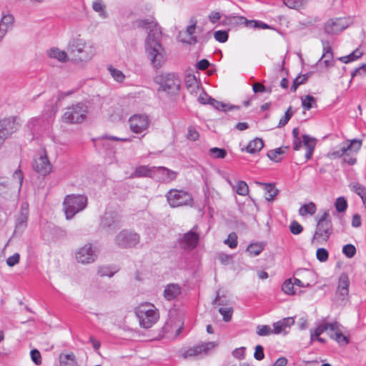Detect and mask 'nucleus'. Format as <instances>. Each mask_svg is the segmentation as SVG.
<instances>
[{"mask_svg": "<svg viewBox=\"0 0 366 366\" xmlns=\"http://www.w3.org/2000/svg\"><path fill=\"white\" fill-rule=\"evenodd\" d=\"M137 27L149 30L145 39L144 49L147 59L155 69L161 68L167 61V53L161 44L162 31L153 16L139 19L136 21Z\"/></svg>", "mask_w": 366, "mask_h": 366, "instance_id": "nucleus-1", "label": "nucleus"}, {"mask_svg": "<svg viewBox=\"0 0 366 366\" xmlns=\"http://www.w3.org/2000/svg\"><path fill=\"white\" fill-rule=\"evenodd\" d=\"M68 51L76 64H85L96 54L94 45L81 37L72 38L68 44Z\"/></svg>", "mask_w": 366, "mask_h": 366, "instance_id": "nucleus-2", "label": "nucleus"}, {"mask_svg": "<svg viewBox=\"0 0 366 366\" xmlns=\"http://www.w3.org/2000/svg\"><path fill=\"white\" fill-rule=\"evenodd\" d=\"M362 141L354 139L340 144L334 151L330 153V156L334 158L342 157L343 162L353 165L356 163L357 152L360 149Z\"/></svg>", "mask_w": 366, "mask_h": 366, "instance_id": "nucleus-3", "label": "nucleus"}, {"mask_svg": "<svg viewBox=\"0 0 366 366\" xmlns=\"http://www.w3.org/2000/svg\"><path fill=\"white\" fill-rule=\"evenodd\" d=\"M159 90L170 96L177 95L181 87V79L174 72H162L155 76Z\"/></svg>", "mask_w": 366, "mask_h": 366, "instance_id": "nucleus-4", "label": "nucleus"}, {"mask_svg": "<svg viewBox=\"0 0 366 366\" xmlns=\"http://www.w3.org/2000/svg\"><path fill=\"white\" fill-rule=\"evenodd\" d=\"M139 325L144 328H150L159 319V312L155 306L149 302L140 304L135 309Z\"/></svg>", "mask_w": 366, "mask_h": 366, "instance_id": "nucleus-5", "label": "nucleus"}, {"mask_svg": "<svg viewBox=\"0 0 366 366\" xmlns=\"http://www.w3.org/2000/svg\"><path fill=\"white\" fill-rule=\"evenodd\" d=\"M87 205V197L81 194L67 195L63 207L66 219H72L74 215L83 211Z\"/></svg>", "mask_w": 366, "mask_h": 366, "instance_id": "nucleus-6", "label": "nucleus"}, {"mask_svg": "<svg viewBox=\"0 0 366 366\" xmlns=\"http://www.w3.org/2000/svg\"><path fill=\"white\" fill-rule=\"evenodd\" d=\"M165 197L172 208L192 207L194 204L192 195L184 189H171L166 193Z\"/></svg>", "mask_w": 366, "mask_h": 366, "instance_id": "nucleus-7", "label": "nucleus"}, {"mask_svg": "<svg viewBox=\"0 0 366 366\" xmlns=\"http://www.w3.org/2000/svg\"><path fill=\"white\" fill-rule=\"evenodd\" d=\"M329 212L325 211L320 218L316 231L313 235L312 242L315 245L323 244L327 242L332 234V224L329 217Z\"/></svg>", "mask_w": 366, "mask_h": 366, "instance_id": "nucleus-8", "label": "nucleus"}, {"mask_svg": "<svg viewBox=\"0 0 366 366\" xmlns=\"http://www.w3.org/2000/svg\"><path fill=\"white\" fill-rule=\"evenodd\" d=\"M88 113V105L86 103H78L66 109L62 120L69 124H79L86 119Z\"/></svg>", "mask_w": 366, "mask_h": 366, "instance_id": "nucleus-9", "label": "nucleus"}, {"mask_svg": "<svg viewBox=\"0 0 366 366\" xmlns=\"http://www.w3.org/2000/svg\"><path fill=\"white\" fill-rule=\"evenodd\" d=\"M98 255V247L88 242L76 249L75 259L78 263L89 264L94 263L97 259Z\"/></svg>", "mask_w": 366, "mask_h": 366, "instance_id": "nucleus-10", "label": "nucleus"}, {"mask_svg": "<svg viewBox=\"0 0 366 366\" xmlns=\"http://www.w3.org/2000/svg\"><path fill=\"white\" fill-rule=\"evenodd\" d=\"M56 112V107L51 103L49 105L46 106L44 114L39 117L32 119L31 123L33 124L34 127H39L41 129L47 130L53 123Z\"/></svg>", "mask_w": 366, "mask_h": 366, "instance_id": "nucleus-11", "label": "nucleus"}, {"mask_svg": "<svg viewBox=\"0 0 366 366\" xmlns=\"http://www.w3.org/2000/svg\"><path fill=\"white\" fill-rule=\"evenodd\" d=\"M139 234L129 229L122 230L115 237L116 244L122 248L134 247L139 243Z\"/></svg>", "mask_w": 366, "mask_h": 366, "instance_id": "nucleus-12", "label": "nucleus"}, {"mask_svg": "<svg viewBox=\"0 0 366 366\" xmlns=\"http://www.w3.org/2000/svg\"><path fill=\"white\" fill-rule=\"evenodd\" d=\"M129 129L134 134L145 132L150 126V119L145 114H136L131 116L128 120Z\"/></svg>", "mask_w": 366, "mask_h": 366, "instance_id": "nucleus-13", "label": "nucleus"}, {"mask_svg": "<svg viewBox=\"0 0 366 366\" xmlns=\"http://www.w3.org/2000/svg\"><path fill=\"white\" fill-rule=\"evenodd\" d=\"M34 169L40 174L45 176L52 170V165L50 163L45 149H41L33 164Z\"/></svg>", "mask_w": 366, "mask_h": 366, "instance_id": "nucleus-14", "label": "nucleus"}, {"mask_svg": "<svg viewBox=\"0 0 366 366\" xmlns=\"http://www.w3.org/2000/svg\"><path fill=\"white\" fill-rule=\"evenodd\" d=\"M351 21L346 17L329 19L325 26V30L328 34H337L347 28Z\"/></svg>", "mask_w": 366, "mask_h": 366, "instance_id": "nucleus-15", "label": "nucleus"}, {"mask_svg": "<svg viewBox=\"0 0 366 366\" xmlns=\"http://www.w3.org/2000/svg\"><path fill=\"white\" fill-rule=\"evenodd\" d=\"M18 127L15 118H7L0 121V146L18 129Z\"/></svg>", "mask_w": 366, "mask_h": 366, "instance_id": "nucleus-16", "label": "nucleus"}, {"mask_svg": "<svg viewBox=\"0 0 366 366\" xmlns=\"http://www.w3.org/2000/svg\"><path fill=\"white\" fill-rule=\"evenodd\" d=\"M217 345L218 344L215 342H208L199 344L185 351L184 356V357H190L207 355L211 350L215 348Z\"/></svg>", "mask_w": 366, "mask_h": 366, "instance_id": "nucleus-17", "label": "nucleus"}, {"mask_svg": "<svg viewBox=\"0 0 366 366\" xmlns=\"http://www.w3.org/2000/svg\"><path fill=\"white\" fill-rule=\"evenodd\" d=\"M196 24L197 22L195 21L191 20L190 24L184 30L179 31L178 38L181 42L190 45L197 43V39L195 36Z\"/></svg>", "mask_w": 366, "mask_h": 366, "instance_id": "nucleus-18", "label": "nucleus"}, {"mask_svg": "<svg viewBox=\"0 0 366 366\" xmlns=\"http://www.w3.org/2000/svg\"><path fill=\"white\" fill-rule=\"evenodd\" d=\"M29 204L26 202H22L20 209L16 217V230H23L26 227L29 218Z\"/></svg>", "mask_w": 366, "mask_h": 366, "instance_id": "nucleus-19", "label": "nucleus"}, {"mask_svg": "<svg viewBox=\"0 0 366 366\" xmlns=\"http://www.w3.org/2000/svg\"><path fill=\"white\" fill-rule=\"evenodd\" d=\"M295 324V320L292 317H286L273 324V333L279 335L283 333L286 335L289 332V329Z\"/></svg>", "mask_w": 366, "mask_h": 366, "instance_id": "nucleus-20", "label": "nucleus"}, {"mask_svg": "<svg viewBox=\"0 0 366 366\" xmlns=\"http://www.w3.org/2000/svg\"><path fill=\"white\" fill-rule=\"evenodd\" d=\"M199 235L193 230L184 234L180 241L182 247L186 249H193L197 245Z\"/></svg>", "mask_w": 366, "mask_h": 366, "instance_id": "nucleus-21", "label": "nucleus"}, {"mask_svg": "<svg viewBox=\"0 0 366 366\" xmlns=\"http://www.w3.org/2000/svg\"><path fill=\"white\" fill-rule=\"evenodd\" d=\"M350 279L347 274L342 273L339 277L337 294L342 300H345L349 294Z\"/></svg>", "mask_w": 366, "mask_h": 366, "instance_id": "nucleus-22", "label": "nucleus"}, {"mask_svg": "<svg viewBox=\"0 0 366 366\" xmlns=\"http://www.w3.org/2000/svg\"><path fill=\"white\" fill-rule=\"evenodd\" d=\"M317 64L320 66L323 65L325 69L333 66V53L330 46H324L323 54Z\"/></svg>", "mask_w": 366, "mask_h": 366, "instance_id": "nucleus-23", "label": "nucleus"}, {"mask_svg": "<svg viewBox=\"0 0 366 366\" xmlns=\"http://www.w3.org/2000/svg\"><path fill=\"white\" fill-rule=\"evenodd\" d=\"M337 328V322H322L320 324L315 330H310V341L313 342L315 338H318L324 332L330 330H335Z\"/></svg>", "mask_w": 366, "mask_h": 366, "instance_id": "nucleus-24", "label": "nucleus"}, {"mask_svg": "<svg viewBox=\"0 0 366 366\" xmlns=\"http://www.w3.org/2000/svg\"><path fill=\"white\" fill-rule=\"evenodd\" d=\"M46 56L50 59H56L60 63H65L69 59L67 53L58 47H51L48 49Z\"/></svg>", "mask_w": 366, "mask_h": 366, "instance_id": "nucleus-25", "label": "nucleus"}, {"mask_svg": "<svg viewBox=\"0 0 366 366\" xmlns=\"http://www.w3.org/2000/svg\"><path fill=\"white\" fill-rule=\"evenodd\" d=\"M297 274L305 282L306 287H310L317 283V275L312 270L302 269L299 271Z\"/></svg>", "mask_w": 366, "mask_h": 366, "instance_id": "nucleus-26", "label": "nucleus"}, {"mask_svg": "<svg viewBox=\"0 0 366 366\" xmlns=\"http://www.w3.org/2000/svg\"><path fill=\"white\" fill-rule=\"evenodd\" d=\"M156 167H149L145 165H141L137 167L134 173L132 174V177H153L156 175Z\"/></svg>", "mask_w": 366, "mask_h": 366, "instance_id": "nucleus-27", "label": "nucleus"}, {"mask_svg": "<svg viewBox=\"0 0 366 366\" xmlns=\"http://www.w3.org/2000/svg\"><path fill=\"white\" fill-rule=\"evenodd\" d=\"M185 85L191 94H197L201 90L199 81L192 74H189L185 76Z\"/></svg>", "mask_w": 366, "mask_h": 366, "instance_id": "nucleus-28", "label": "nucleus"}, {"mask_svg": "<svg viewBox=\"0 0 366 366\" xmlns=\"http://www.w3.org/2000/svg\"><path fill=\"white\" fill-rule=\"evenodd\" d=\"M181 293V287L177 284L171 283L167 285L164 290V297L167 300H172L177 297Z\"/></svg>", "mask_w": 366, "mask_h": 366, "instance_id": "nucleus-29", "label": "nucleus"}, {"mask_svg": "<svg viewBox=\"0 0 366 366\" xmlns=\"http://www.w3.org/2000/svg\"><path fill=\"white\" fill-rule=\"evenodd\" d=\"M119 219L117 215L113 212H106L101 221V225L104 228H115L118 224Z\"/></svg>", "mask_w": 366, "mask_h": 366, "instance_id": "nucleus-30", "label": "nucleus"}, {"mask_svg": "<svg viewBox=\"0 0 366 366\" xmlns=\"http://www.w3.org/2000/svg\"><path fill=\"white\" fill-rule=\"evenodd\" d=\"M342 325L337 322V328L331 330L334 334L330 335V337L335 340L340 345H347L349 343V338L345 336L342 332Z\"/></svg>", "mask_w": 366, "mask_h": 366, "instance_id": "nucleus-31", "label": "nucleus"}, {"mask_svg": "<svg viewBox=\"0 0 366 366\" xmlns=\"http://www.w3.org/2000/svg\"><path fill=\"white\" fill-rule=\"evenodd\" d=\"M14 24V17L10 14H2L0 19V29L6 34L12 29Z\"/></svg>", "mask_w": 366, "mask_h": 366, "instance_id": "nucleus-32", "label": "nucleus"}, {"mask_svg": "<svg viewBox=\"0 0 366 366\" xmlns=\"http://www.w3.org/2000/svg\"><path fill=\"white\" fill-rule=\"evenodd\" d=\"M302 141L304 146L307 149L305 157L307 159H310L312 156L313 151L316 145V139L310 135L305 134L302 137Z\"/></svg>", "mask_w": 366, "mask_h": 366, "instance_id": "nucleus-33", "label": "nucleus"}, {"mask_svg": "<svg viewBox=\"0 0 366 366\" xmlns=\"http://www.w3.org/2000/svg\"><path fill=\"white\" fill-rule=\"evenodd\" d=\"M156 175H161L162 181H172L176 179L177 173L164 167H156Z\"/></svg>", "mask_w": 366, "mask_h": 366, "instance_id": "nucleus-34", "label": "nucleus"}, {"mask_svg": "<svg viewBox=\"0 0 366 366\" xmlns=\"http://www.w3.org/2000/svg\"><path fill=\"white\" fill-rule=\"evenodd\" d=\"M92 9L98 14L99 16L102 19L108 18V13L107 11V5L103 0H94L92 4Z\"/></svg>", "mask_w": 366, "mask_h": 366, "instance_id": "nucleus-35", "label": "nucleus"}, {"mask_svg": "<svg viewBox=\"0 0 366 366\" xmlns=\"http://www.w3.org/2000/svg\"><path fill=\"white\" fill-rule=\"evenodd\" d=\"M264 147V142L262 139L254 138L251 140L245 148V151L249 154H255L261 151Z\"/></svg>", "mask_w": 366, "mask_h": 366, "instance_id": "nucleus-36", "label": "nucleus"}, {"mask_svg": "<svg viewBox=\"0 0 366 366\" xmlns=\"http://www.w3.org/2000/svg\"><path fill=\"white\" fill-rule=\"evenodd\" d=\"M363 54V51L360 48H357L349 55L338 58V60L345 64H348L359 59L362 56Z\"/></svg>", "mask_w": 366, "mask_h": 366, "instance_id": "nucleus-37", "label": "nucleus"}, {"mask_svg": "<svg viewBox=\"0 0 366 366\" xmlns=\"http://www.w3.org/2000/svg\"><path fill=\"white\" fill-rule=\"evenodd\" d=\"M60 366H75L76 359L73 353L61 355L59 356Z\"/></svg>", "mask_w": 366, "mask_h": 366, "instance_id": "nucleus-38", "label": "nucleus"}, {"mask_svg": "<svg viewBox=\"0 0 366 366\" xmlns=\"http://www.w3.org/2000/svg\"><path fill=\"white\" fill-rule=\"evenodd\" d=\"M316 210L317 207L315 204L313 202H310L300 207L299 209V214L302 217L307 214L313 215L316 212Z\"/></svg>", "mask_w": 366, "mask_h": 366, "instance_id": "nucleus-39", "label": "nucleus"}, {"mask_svg": "<svg viewBox=\"0 0 366 366\" xmlns=\"http://www.w3.org/2000/svg\"><path fill=\"white\" fill-rule=\"evenodd\" d=\"M257 184L263 185L266 191L265 198L268 201H272L277 195L278 190L272 184H263L258 182Z\"/></svg>", "mask_w": 366, "mask_h": 366, "instance_id": "nucleus-40", "label": "nucleus"}, {"mask_svg": "<svg viewBox=\"0 0 366 366\" xmlns=\"http://www.w3.org/2000/svg\"><path fill=\"white\" fill-rule=\"evenodd\" d=\"M107 69L109 71L110 75L116 81L122 83L124 81L126 76L122 71L113 67L112 66H109Z\"/></svg>", "mask_w": 366, "mask_h": 366, "instance_id": "nucleus-41", "label": "nucleus"}, {"mask_svg": "<svg viewBox=\"0 0 366 366\" xmlns=\"http://www.w3.org/2000/svg\"><path fill=\"white\" fill-rule=\"evenodd\" d=\"M294 283L292 278L286 280L282 285V292L287 295H294L295 294V290L294 288Z\"/></svg>", "mask_w": 366, "mask_h": 366, "instance_id": "nucleus-42", "label": "nucleus"}, {"mask_svg": "<svg viewBox=\"0 0 366 366\" xmlns=\"http://www.w3.org/2000/svg\"><path fill=\"white\" fill-rule=\"evenodd\" d=\"M285 149L283 148H277L271 150L267 153V157L272 161L279 162L282 160V155L285 153Z\"/></svg>", "mask_w": 366, "mask_h": 366, "instance_id": "nucleus-43", "label": "nucleus"}, {"mask_svg": "<svg viewBox=\"0 0 366 366\" xmlns=\"http://www.w3.org/2000/svg\"><path fill=\"white\" fill-rule=\"evenodd\" d=\"M350 189L355 192L361 199L366 194V187L358 182H351L349 185Z\"/></svg>", "mask_w": 366, "mask_h": 366, "instance_id": "nucleus-44", "label": "nucleus"}, {"mask_svg": "<svg viewBox=\"0 0 366 366\" xmlns=\"http://www.w3.org/2000/svg\"><path fill=\"white\" fill-rule=\"evenodd\" d=\"M227 154V151L224 149L218 147H212L209 150V154L214 159H224Z\"/></svg>", "mask_w": 366, "mask_h": 366, "instance_id": "nucleus-45", "label": "nucleus"}, {"mask_svg": "<svg viewBox=\"0 0 366 366\" xmlns=\"http://www.w3.org/2000/svg\"><path fill=\"white\" fill-rule=\"evenodd\" d=\"M264 246L261 243H252L250 244L247 249V251L251 256H257L263 250Z\"/></svg>", "mask_w": 366, "mask_h": 366, "instance_id": "nucleus-46", "label": "nucleus"}, {"mask_svg": "<svg viewBox=\"0 0 366 366\" xmlns=\"http://www.w3.org/2000/svg\"><path fill=\"white\" fill-rule=\"evenodd\" d=\"M335 207L338 212H344L347 208V202L345 197H340L335 200Z\"/></svg>", "mask_w": 366, "mask_h": 366, "instance_id": "nucleus-47", "label": "nucleus"}, {"mask_svg": "<svg viewBox=\"0 0 366 366\" xmlns=\"http://www.w3.org/2000/svg\"><path fill=\"white\" fill-rule=\"evenodd\" d=\"M236 192L239 195H247L249 192L248 185L244 181H238L236 185Z\"/></svg>", "mask_w": 366, "mask_h": 366, "instance_id": "nucleus-48", "label": "nucleus"}, {"mask_svg": "<svg viewBox=\"0 0 366 366\" xmlns=\"http://www.w3.org/2000/svg\"><path fill=\"white\" fill-rule=\"evenodd\" d=\"M224 243L229 246L231 249H234L237 246V235L235 232H232L228 235L227 239L224 241Z\"/></svg>", "mask_w": 366, "mask_h": 366, "instance_id": "nucleus-49", "label": "nucleus"}, {"mask_svg": "<svg viewBox=\"0 0 366 366\" xmlns=\"http://www.w3.org/2000/svg\"><path fill=\"white\" fill-rule=\"evenodd\" d=\"M257 334L259 336H268L273 333V329L269 325H258L257 327Z\"/></svg>", "mask_w": 366, "mask_h": 366, "instance_id": "nucleus-50", "label": "nucleus"}, {"mask_svg": "<svg viewBox=\"0 0 366 366\" xmlns=\"http://www.w3.org/2000/svg\"><path fill=\"white\" fill-rule=\"evenodd\" d=\"M229 37L228 32L224 30H218L214 31V38L216 41L220 43H224L227 41Z\"/></svg>", "mask_w": 366, "mask_h": 366, "instance_id": "nucleus-51", "label": "nucleus"}, {"mask_svg": "<svg viewBox=\"0 0 366 366\" xmlns=\"http://www.w3.org/2000/svg\"><path fill=\"white\" fill-rule=\"evenodd\" d=\"M315 102V100L312 96L307 95L304 97H302V106L306 110L310 109Z\"/></svg>", "mask_w": 366, "mask_h": 366, "instance_id": "nucleus-52", "label": "nucleus"}, {"mask_svg": "<svg viewBox=\"0 0 366 366\" xmlns=\"http://www.w3.org/2000/svg\"><path fill=\"white\" fill-rule=\"evenodd\" d=\"M307 78H308V76L307 74H304L302 76H298L297 77H296L293 81V83H292V85L291 87V91L295 92L300 85L306 82V81L307 80Z\"/></svg>", "mask_w": 366, "mask_h": 366, "instance_id": "nucleus-53", "label": "nucleus"}, {"mask_svg": "<svg viewBox=\"0 0 366 366\" xmlns=\"http://www.w3.org/2000/svg\"><path fill=\"white\" fill-rule=\"evenodd\" d=\"M219 312L222 315L224 321L229 322L232 319L233 309L232 307H220Z\"/></svg>", "mask_w": 366, "mask_h": 366, "instance_id": "nucleus-54", "label": "nucleus"}, {"mask_svg": "<svg viewBox=\"0 0 366 366\" xmlns=\"http://www.w3.org/2000/svg\"><path fill=\"white\" fill-rule=\"evenodd\" d=\"M23 179L24 176L22 172L20 169H16L13 174V179L16 181L18 192L21 190Z\"/></svg>", "mask_w": 366, "mask_h": 366, "instance_id": "nucleus-55", "label": "nucleus"}, {"mask_svg": "<svg viewBox=\"0 0 366 366\" xmlns=\"http://www.w3.org/2000/svg\"><path fill=\"white\" fill-rule=\"evenodd\" d=\"M342 253L348 258L353 257L356 254V248L353 244H348L343 247Z\"/></svg>", "mask_w": 366, "mask_h": 366, "instance_id": "nucleus-56", "label": "nucleus"}, {"mask_svg": "<svg viewBox=\"0 0 366 366\" xmlns=\"http://www.w3.org/2000/svg\"><path fill=\"white\" fill-rule=\"evenodd\" d=\"M247 26L253 29H269V26L264 22L252 20L247 22Z\"/></svg>", "mask_w": 366, "mask_h": 366, "instance_id": "nucleus-57", "label": "nucleus"}, {"mask_svg": "<svg viewBox=\"0 0 366 366\" xmlns=\"http://www.w3.org/2000/svg\"><path fill=\"white\" fill-rule=\"evenodd\" d=\"M294 112L292 110V107H290L286 111L285 116L280 120L278 124V127H282L286 125L288 121L290 119L292 116L293 115Z\"/></svg>", "mask_w": 366, "mask_h": 366, "instance_id": "nucleus-58", "label": "nucleus"}, {"mask_svg": "<svg viewBox=\"0 0 366 366\" xmlns=\"http://www.w3.org/2000/svg\"><path fill=\"white\" fill-rule=\"evenodd\" d=\"M317 259L321 262H325L329 257V253L325 248H319L316 252Z\"/></svg>", "mask_w": 366, "mask_h": 366, "instance_id": "nucleus-59", "label": "nucleus"}, {"mask_svg": "<svg viewBox=\"0 0 366 366\" xmlns=\"http://www.w3.org/2000/svg\"><path fill=\"white\" fill-rule=\"evenodd\" d=\"M199 134L197 130L193 127H189L187 129V138L191 141H196L199 139Z\"/></svg>", "mask_w": 366, "mask_h": 366, "instance_id": "nucleus-60", "label": "nucleus"}, {"mask_svg": "<svg viewBox=\"0 0 366 366\" xmlns=\"http://www.w3.org/2000/svg\"><path fill=\"white\" fill-rule=\"evenodd\" d=\"M20 261V255L19 253H14L13 255L9 257L6 259V264L9 267H14L16 264H19Z\"/></svg>", "mask_w": 366, "mask_h": 366, "instance_id": "nucleus-61", "label": "nucleus"}, {"mask_svg": "<svg viewBox=\"0 0 366 366\" xmlns=\"http://www.w3.org/2000/svg\"><path fill=\"white\" fill-rule=\"evenodd\" d=\"M290 229L293 234H299L302 232L303 227L297 222L293 221L290 226Z\"/></svg>", "mask_w": 366, "mask_h": 366, "instance_id": "nucleus-62", "label": "nucleus"}, {"mask_svg": "<svg viewBox=\"0 0 366 366\" xmlns=\"http://www.w3.org/2000/svg\"><path fill=\"white\" fill-rule=\"evenodd\" d=\"M31 358L32 361L36 365H39L41 364V356L39 350H32L30 352Z\"/></svg>", "mask_w": 366, "mask_h": 366, "instance_id": "nucleus-63", "label": "nucleus"}, {"mask_svg": "<svg viewBox=\"0 0 366 366\" xmlns=\"http://www.w3.org/2000/svg\"><path fill=\"white\" fill-rule=\"evenodd\" d=\"M222 18V14L217 11H212L208 16V19H209V21L213 24H216L217 21L221 20Z\"/></svg>", "mask_w": 366, "mask_h": 366, "instance_id": "nucleus-64", "label": "nucleus"}]
</instances>
